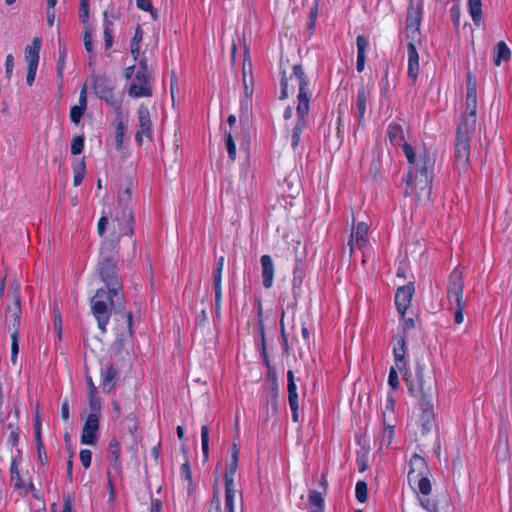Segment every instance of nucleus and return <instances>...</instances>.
Returning a JSON list of instances; mask_svg holds the SVG:
<instances>
[{
    "mask_svg": "<svg viewBox=\"0 0 512 512\" xmlns=\"http://www.w3.org/2000/svg\"><path fill=\"white\" fill-rule=\"evenodd\" d=\"M388 384L391 386L393 390L397 389L399 386L398 374L396 368L394 367H392L389 371Z\"/></svg>",
    "mask_w": 512,
    "mask_h": 512,
    "instance_id": "obj_52",
    "label": "nucleus"
},
{
    "mask_svg": "<svg viewBox=\"0 0 512 512\" xmlns=\"http://www.w3.org/2000/svg\"><path fill=\"white\" fill-rule=\"evenodd\" d=\"M262 266V279L265 288L272 287L274 278V264L269 255H263L260 259Z\"/></svg>",
    "mask_w": 512,
    "mask_h": 512,
    "instance_id": "obj_19",
    "label": "nucleus"
},
{
    "mask_svg": "<svg viewBox=\"0 0 512 512\" xmlns=\"http://www.w3.org/2000/svg\"><path fill=\"white\" fill-rule=\"evenodd\" d=\"M112 21L107 19V12L104 13V40H105V48L109 49L113 45V34H112Z\"/></svg>",
    "mask_w": 512,
    "mask_h": 512,
    "instance_id": "obj_31",
    "label": "nucleus"
},
{
    "mask_svg": "<svg viewBox=\"0 0 512 512\" xmlns=\"http://www.w3.org/2000/svg\"><path fill=\"white\" fill-rule=\"evenodd\" d=\"M511 57V51L504 41H500L495 46L494 65L500 66L502 61H508Z\"/></svg>",
    "mask_w": 512,
    "mask_h": 512,
    "instance_id": "obj_25",
    "label": "nucleus"
},
{
    "mask_svg": "<svg viewBox=\"0 0 512 512\" xmlns=\"http://www.w3.org/2000/svg\"><path fill=\"white\" fill-rule=\"evenodd\" d=\"M419 71V56L413 43L408 44V76L414 81Z\"/></svg>",
    "mask_w": 512,
    "mask_h": 512,
    "instance_id": "obj_23",
    "label": "nucleus"
},
{
    "mask_svg": "<svg viewBox=\"0 0 512 512\" xmlns=\"http://www.w3.org/2000/svg\"><path fill=\"white\" fill-rule=\"evenodd\" d=\"M464 291V275L457 266L449 275L447 283V297L450 303H462Z\"/></svg>",
    "mask_w": 512,
    "mask_h": 512,
    "instance_id": "obj_10",
    "label": "nucleus"
},
{
    "mask_svg": "<svg viewBox=\"0 0 512 512\" xmlns=\"http://www.w3.org/2000/svg\"><path fill=\"white\" fill-rule=\"evenodd\" d=\"M387 136L390 143L395 147H402L403 152L410 165L405 179L406 196L416 195L430 197L432 192V174L435 165L433 154L424 150L416 155L414 148L405 140L404 131L400 124L392 122L387 128Z\"/></svg>",
    "mask_w": 512,
    "mask_h": 512,
    "instance_id": "obj_1",
    "label": "nucleus"
},
{
    "mask_svg": "<svg viewBox=\"0 0 512 512\" xmlns=\"http://www.w3.org/2000/svg\"><path fill=\"white\" fill-rule=\"evenodd\" d=\"M102 376V389L105 393H110L115 386L118 378V371L113 365L107 367L106 370H101Z\"/></svg>",
    "mask_w": 512,
    "mask_h": 512,
    "instance_id": "obj_22",
    "label": "nucleus"
},
{
    "mask_svg": "<svg viewBox=\"0 0 512 512\" xmlns=\"http://www.w3.org/2000/svg\"><path fill=\"white\" fill-rule=\"evenodd\" d=\"M180 474H181V477L184 478L189 483L192 481V473H191V468H190L188 461H186L185 463L182 464V466L180 468Z\"/></svg>",
    "mask_w": 512,
    "mask_h": 512,
    "instance_id": "obj_56",
    "label": "nucleus"
},
{
    "mask_svg": "<svg viewBox=\"0 0 512 512\" xmlns=\"http://www.w3.org/2000/svg\"><path fill=\"white\" fill-rule=\"evenodd\" d=\"M89 396V415H95L96 418H100L101 416V399L98 394H92Z\"/></svg>",
    "mask_w": 512,
    "mask_h": 512,
    "instance_id": "obj_34",
    "label": "nucleus"
},
{
    "mask_svg": "<svg viewBox=\"0 0 512 512\" xmlns=\"http://www.w3.org/2000/svg\"><path fill=\"white\" fill-rule=\"evenodd\" d=\"M83 43H84L85 50L88 53L92 54L93 53L92 33L88 27L84 31Z\"/></svg>",
    "mask_w": 512,
    "mask_h": 512,
    "instance_id": "obj_48",
    "label": "nucleus"
},
{
    "mask_svg": "<svg viewBox=\"0 0 512 512\" xmlns=\"http://www.w3.org/2000/svg\"><path fill=\"white\" fill-rule=\"evenodd\" d=\"M13 424H8V428L9 429H12L10 435H9V438H8V442L12 445V446H17L18 445V441H19V433L13 429Z\"/></svg>",
    "mask_w": 512,
    "mask_h": 512,
    "instance_id": "obj_63",
    "label": "nucleus"
},
{
    "mask_svg": "<svg viewBox=\"0 0 512 512\" xmlns=\"http://www.w3.org/2000/svg\"><path fill=\"white\" fill-rule=\"evenodd\" d=\"M100 418L95 415H88L81 433V444L95 445L98 440Z\"/></svg>",
    "mask_w": 512,
    "mask_h": 512,
    "instance_id": "obj_11",
    "label": "nucleus"
},
{
    "mask_svg": "<svg viewBox=\"0 0 512 512\" xmlns=\"http://www.w3.org/2000/svg\"><path fill=\"white\" fill-rule=\"evenodd\" d=\"M91 310L96 318L98 327L102 333L106 332V325L109 322L110 312L112 310L121 313V317L127 325L128 333L131 336L132 331V313L125 312L124 298L122 292L112 295L109 290L98 289L91 298Z\"/></svg>",
    "mask_w": 512,
    "mask_h": 512,
    "instance_id": "obj_3",
    "label": "nucleus"
},
{
    "mask_svg": "<svg viewBox=\"0 0 512 512\" xmlns=\"http://www.w3.org/2000/svg\"><path fill=\"white\" fill-rule=\"evenodd\" d=\"M226 149L228 152V157L230 160L234 161L236 159V145L232 136L231 131L226 132Z\"/></svg>",
    "mask_w": 512,
    "mask_h": 512,
    "instance_id": "obj_38",
    "label": "nucleus"
},
{
    "mask_svg": "<svg viewBox=\"0 0 512 512\" xmlns=\"http://www.w3.org/2000/svg\"><path fill=\"white\" fill-rule=\"evenodd\" d=\"M80 461L85 469H88L91 465L92 453L88 449H82L79 454Z\"/></svg>",
    "mask_w": 512,
    "mask_h": 512,
    "instance_id": "obj_49",
    "label": "nucleus"
},
{
    "mask_svg": "<svg viewBox=\"0 0 512 512\" xmlns=\"http://www.w3.org/2000/svg\"><path fill=\"white\" fill-rule=\"evenodd\" d=\"M308 502L310 506L316 507L318 511L324 510V498L319 491L311 490L308 495Z\"/></svg>",
    "mask_w": 512,
    "mask_h": 512,
    "instance_id": "obj_30",
    "label": "nucleus"
},
{
    "mask_svg": "<svg viewBox=\"0 0 512 512\" xmlns=\"http://www.w3.org/2000/svg\"><path fill=\"white\" fill-rule=\"evenodd\" d=\"M124 133L125 126L122 121H119L115 129V145L117 149H121L123 145Z\"/></svg>",
    "mask_w": 512,
    "mask_h": 512,
    "instance_id": "obj_41",
    "label": "nucleus"
},
{
    "mask_svg": "<svg viewBox=\"0 0 512 512\" xmlns=\"http://www.w3.org/2000/svg\"><path fill=\"white\" fill-rule=\"evenodd\" d=\"M371 91L367 85L361 84L358 87L356 95V110L358 116V126H363V121L367 111V105L370 99Z\"/></svg>",
    "mask_w": 512,
    "mask_h": 512,
    "instance_id": "obj_13",
    "label": "nucleus"
},
{
    "mask_svg": "<svg viewBox=\"0 0 512 512\" xmlns=\"http://www.w3.org/2000/svg\"><path fill=\"white\" fill-rule=\"evenodd\" d=\"M223 266H224V257L221 256V257H219V259L216 263V267H215L214 273H213L214 289L221 288Z\"/></svg>",
    "mask_w": 512,
    "mask_h": 512,
    "instance_id": "obj_36",
    "label": "nucleus"
},
{
    "mask_svg": "<svg viewBox=\"0 0 512 512\" xmlns=\"http://www.w3.org/2000/svg\"><path fill=\"white\" fill-rule=\"evenodd\" d=\"M469 13L473 22L479 25L482 20V2L481 0H468Z\"/></svg>",
    "mask_w": 512,
    "mask_h": 512,
    "instance_id": "obj_27",
    "label": "nucleus"
},
{
    "mask_svg": "<svg viewBox=\"0 0 512 512\" xmlns=\"http://www.w3.org/2000/svg\"><path fill=\"white\" fill-rule=\"evenodd\" d=\"M132 189L127 186L118 194L117 207L112 216L113 238L119 244L122 236H132L134 233V215L132 210Z\"/></svg>",
    "mask_w": 512,
    "mask_h": 512,
    "instance_id": "obj_5",
    "label": "nucleus"
},
{
    "mask_svg": "<svg viewBox=\"0 0 512 512\" xmlns=\"http://www.w3.org/2000/svg\"><path fill=\"white\" fill-rule=\"evenodd\" d=\"M287 381H288V400L289 403L298 402V394L296 392V384L294 381L293 371L289 370L287 372Z\"/></svg>",
    "mask_w": 512,
    "mask_h": 512,
    "instance_id": "obj_33",
    "label": "nucleus"
},
{
    "mask_svg": "<svg viewBox=\"0 0 512 512\" xmlns=\"http://www.w3.org/2000/svg\"><path fill=\"white\" fill-rule=\"evenodd\" d=\"M477 112V95L466 93L465 111L457 126L454 144L455 165L459 172H466L469 167L470 140L475 132Z\"/></svg>",
    "mask_w": 512,
    "mask_h": 512,
    "instance_id": "obj_2",
    "label": "nucleus"
},
{
    "mask_svg": "<svg viewBox=\"0 0 512 512\" xmlns=\"http://www.w3.org/2000/svg\"><path fill=\"white\" fill-rule=\"evenodd\" d=\"M289 96V93H288V78L286 76V72L283 71L281 73V93H280V99L281 100H284L286 98H288Z\"/></svg>",
    "mask_w": 512,
    "mask_h": 512,
    "instance_id": "obj_51",
    "label": "nucleus"
},
{
    "mask_svg": "<svg viewBox=\"0 0 512 512\" xmlns=\"http://www.w3.org/2000/svg\"><path fill=\"white\" fill-rule=\"evenodd\" d=\"M201 448L204 460L207 461L209 458V427L207 425L201 427Z\"/></svg>",
    "mask_w": 512,
    "mask_h": 512,
    "instance_id": "obj_35",
    "label": "nucleus"
},
{
    "mask_svg": "<svg viewBox=\"0 0 512 512\" xmlns=\"http://www.w3.org/2000/svg\"><path fill=\"white\" fill-rule=\"evenodd\" d=\"M420 14L417 10L410 8L407 12L406 17V29L408 32L415 33L419 30L420 26Z\"/></svg>",
    "mask_w": 512,
    "mask_h": 512,
    "instance_id": "obj_26",
    "label": "nucleus"
},
{
    "mask_svg": "<svg viewBox=\"0 0 512 512\" xmlns=\"http://www.w3.org/2000/svg\"><path fill=\"white\" fill-rule=\"evenodd\" d=\"M393 434H394V427L393 426H387L384 428L382 439H381V445L389 446L392 443L393 440Z\"/></svg>",
    "mask_w": 512,
    "mask_h": 512,
    "instance_id": "obj_46",
    "label": "nucleus"
},
{
    "mask_svg": "<svg viewBox=\"0 0 512 512\" xmlns=\"http://www.w3.org/2000/svg\"><path fill=\"white\" fill-rule=\"evenodd\" d=\"M79 19L86 23L89 19V0H81L79 5Z\"/></svg>",
    "mask_w": 512,
    "mask_h": 512,
    "instance_id": "obj_43",
    "label": "nucleus"
},
{
    "mask_svg": "<svg viewBox=\"0 0 512 512\" xmlns=\"http://www.w3.org/2000/svg\"><path fill=\"white\" fill-rule=\"evenodd\" d=\"M290 80L295 79L298 83L299 93L297 96L298 105L296 108L297 113V122L292 130L291 135V146L293 149H296L300 143V135L303 130L306 128L308 123V113H309V102L310 98L308 96V79L305 75L303 67L301 65H294L293 72L289 77Z\"/></svg>",
    "mask_w": 512,
    "mask_h": 512,
    "instance_id": "obj_4",
    "label": "nucleus"
},
{
    "mask_svg": "<svg viewBox=\"0 0 512 512\" xmlns=\"http://www.w3.org/2000/svg\"><path fill=\"white\" fill-rule=\"evenodd\" d=\"M41 44V38L35 37L32 43L25 47L24 55L27 62V67H38Z\"/></svg>",
    "mask_w": 512,
    "mask_h": 512,
    "instance_id": "obj_16",
    "label": "nucleus"
},
{
    "mask_svg": "<svg viewBox=\"0 0 512 512\" xmlns=\"http://www.w3.org/2000/svg\"><path fill=\"white\" fill-rule=\"evenodd\" d=\"M120 452L121 447L118 441L111 440L109 443V461L110 465L117 472L120 471L121 463H120Z\"/></svg>",
    "mask_w": 512,
    "mask_h": 512,
    "instance_id": "obj_24",
    "label": "nucleus"
},
{
    "mask_svg": "<svg viewBox=\"0 0 512 512\" xmlns=\"http://www.w3.org/2000/svg\"><path fill=\"white\" fill-rule=\"evenodd\" d=\"M137 114L139 130L144 132V135L149 140H152V122L150 119V112L148 107L143 104L140 105Z\"/></svg>",
    "mask_w": 512,
    "mask_h": 512,
    "instance_id": "obj_18",
    "label": "nucleus"
},
{
    "mask_svg": "<svg viewBox=\"0 0 512 512\" xmlns=\"http://www.w3.org/2000/svg\"><path fill=\"white\" fill-rule=\"evenodd\" d=\"M14 69V57L12 54H8L5 60V73L8 79L11 78Z\"/></svg>",
    "mask_w": 512,
    "mask_h": 512,
    "instance_id": "obj_55",
    "label": "nucleus"
},
{
    "mask_svg": "<svg viewBox=\"0 0 512 512\" xmlns=\"http://www.w3.org/2000/svg\"><path fill=\"white\" fill-rule=\"evenodd\" d=\"M95 94L104 100L113 110L121 114L122 112V99L114 93L111 82L104 77H97L93 85Z\"/></svg>",
    "mask_w": 512,
    "mask_h": 512,
    "instance_id": "obj_8",
    "label": "nucleus"
},
{
    "mask_svg": "<svg viewBox=\"0 0 512 512\" xmlns=\"http://www.w3.org/2000/svg\"><path fill=\"white\" fill-rule=\"evenodd\" d=\"M20 283L16 280L12 281L9 290L8 298L12 300V305H7L6 313L10 321L8 329L11 333V361L16 363L19 352V326L21 320V296H20Z\"/></svg>",
    "mask_w": 512,
    "mask_h": 512,
    "instance_id": "obj_7",
    "label": "nucleus"
},
{
    "mask_svg": "<svg viewBox=\"0 0 512 512\" xmlns=\"http://www.w3.org/2000/svg\"><path fill=\"white\" fill-rule=\"evenodd\" d=\"M142 39H143V30L140 27V25H138L135 29V33H134V36L132 37L130 46L140 47Z\"/></svg>",
    "mask_w": 512,
    "mask_h": 512,
    "instance_id": "obj_53",
    "label": "nucleus"
},
{
    "mask_svg": "<svg viewBox=\"0 0 512 512\" xmlns=\"http://www.w3.org/2000/svg\"><path fill=\"white\" fill-rule=\"evenodd\" d=\"M117 251L116 241L104 240L101 245L100 261L98 263L99 275L112 295L122 292V283L117 275V259L115 257Z\"/></svg>",
    "mask_w": 512,
    "mask_h": 512,
    "instance_id": "obj_6",
    "label": "nucleus"
},
{
    "mask_svg": "<svg viewBox=\"0 0 512 512\" xmlns=\"http://www.w3.org/2000/svg\"><path fill=\"white\" fill-rule=\"evenodd\" d=\"M66 50L60 49L59 59L57 61V73L59 77H62L65 65Z\"/></svg>",
    "mask_w": 512,
    "mask_h": 512,
    "instance_id": "obj_57",
    "label": "nucleus"
},
{
    "mask_svg": "<svg viewBox=\"0 0 512 512\" xmlns=\"http://www.w3.org/2000/svg\"><path fill=\"white\" fill-rule=\"evenodd\" d=\"M393 354L395 358L396 367L402 370L406 367L405 354H406V335H398L394 337Z\"/></svg>",
    "mask_w": 512,
    "mask_h": 512,
    "instance_id": "obj_15",
    "label": "nucleus"
},
{
    "mask_svg": "<svg viewBox=\"0 0 512 512\" xmlns=\"http://www.w3.org/2000/svg\"><path fill=\"white\" fill-rule=\"evenodd\" d=\"M108 225V217L102 216L97 225V231L100 236H103L106 231V226Z\"/></svg>",
    "mask_w": 512,
    "mask_h": 512,
    "instance_id": "obj_64",
    "label": "nucleus"
},
{
    "mask_svg": "<svg viewBox=\"0 0 512 512\" xmlns=\"http://www.w3.org/2000/svg\"><path fill=\"white\" fill-rule=\"evenodd\" d=\"M235 485H225V509L227 512H234Z\"/></svg>",
    "mask_w": 512,
    "mask_h": 512,
    "instance_id": "obj_32",
    "label": "nucleus"
},
{
    "mask_svg": "<svg viewBox=\"0 0 512 512\" xmlns=\"http://www.w3.org/2000/svg\"><path fill=\"white\" fill-rule=\"evenodd\" d=\"M418 479V490L422 495H429L432 490V485L429 478L425 475L420 476Z\"/></svg>",
    "mask_w": 512,
    "mask_h": 512,
    "instance_id": "obj_39",
    "label": "nucleus"
},
{
    "mask_svg": "<svg viewBox=\"0 0 512 512\" xmlns=\"http://www.w3.org/2000/svg\"><path fill=\"white\" fill-rule=\"evenodd\" d=\"M86 108L75 105L70 109V119L74 124H78L84 115Z\"/></svg>",
    "mask_w": 512,
    "mask_h": 512,
    "instance_id": "obj_42",
    "label": "nucleus"
},
{
    "mask_svg": "<svg viewBox=\"0 0 512 512\" xmlns=\"http://www.w3.org/2000/svg\"><path fill=\"white\" fill-rule=\"evenodd\" d=\"M356 45H357L356 69L358 72H362L365 67L366 50L369 47V40L364 35H358L356 38Z\"/></svg>",
    "mask_w": 512,
    "mask_h": 512,
    "instance_id": "obj_21",
    "label": "nucleus"
},
{
    "mask_svg": "<svg viewBox=\"0 0 512 512\" xmlns=\"http://www.w3.org/2000/svg\"><path fill=\"white\" fill-rule=\"evenodd\" d=\"M37 454H38V459H39L40 463L42 465H45L48 461V457H47L42 440H39V445H37Z\"/></svg>",
    "mask_w": 512,
    "mask_h": 512,
    "instance_id": "obj_60",
    "label": "nucleus"
},
{
    "mask_svg": "<svg viewBox=\"0 0 512 512\" xmlns=\"http://www.w3.org/2000/svg\"><path fill=\"white\" fill-rule=\"evenodd\" d=\"M299 272L297 270L294 271V277L292 280V290L295 296L298 295V291L300 290L302 284L301 275H298Z\"/></svg>",
    "mask_w": 512,
    "mask_h": 512,
    "instance_id": "obj_61",
    "label": "nucleus"
},
{
    "mask_svg": "<svg viewBox=\"0 0 512 512\" xmlns=\"http://www.w3.org/2000/svg\"><path fill=\"white\" fill-rule=\"evenodd\" d=\"M319 2H320V0H314L313 1V5H312V7H311V9L309 11V20L307 22V28L309 30H312L315 27L316 20H317V17H318Z\"/></svg>",
    "mask_w": 512,
    "mask_h": 512,
    "instance_id": "obj_40",
    "label": "nucleus"
},
{
    "mask_svg": "<svg viewBox=\"0 0 512 512\" xmlns=\"http://www.w3.org/2000/svg\"><path fill=\"white\" fill-rule=\"evenodd\" d=\"M414 292L415 288L412 282H409L397 289L395 294V305L401 316L405 315L406 310L410 306Z\"/></svg>",
    "mask_w": 512,
    "mask_h": 512,
    "instance_id": "obj_12",
    "label": "nucleus"
},
{
    "mask_svg": "<svg viewBox=\"0 0 512 512\" xmlns=\"http://www.w3.org/2000/svg\"><path fill=\"white\" fill-rule=\"evenodd\" d=\"M417 380L419 383V388L421 391V420L423 422V429L425 431H429L431 427V423L434 417L433 413V403L431 400V395L428 393V391L425 389V382L423 380V375L421 371H417Z\"/></svg>",
    "mask_w": 512,
    "mask_h": 512,
    "instance_id": "obj_9",
    "label": "nucleus"
},
{
    "mask_svg": "<svg viewBox=\"0 0 512 512\" xmlns=\"http://www.w3.org/2000/svg\"><path fill=\"white\" fill-rule=\"evenodd\" d=\"M238 461L230 459V462L227 464L224 475L225 485H235L234 477L238 468Z\"/></svg>",
    "mask_w": 512,
    "mask_h": 512,
    "instance_id": "obj_28",
    "label": "nucleus"
},
{
    "mask_svg": "<svg viewBox=\"0 0 512 512\" xmlns=\"http://www.w3.org/2000/svg\"><path fill=\"white\" fill-rule=\"evenodd\" d=\"M428 469L426 460L418 455L414 454L410 459V470L408 472V480L411 483L416 478L425 475V471Z\"/></svg>",
    "mask_w": 512,
    "mask_h": 512,
    "instance_id": "obj_17",
    "label": "nucleus"
},
{
    "mask_svg": "<svg viewBox=\"0 0 512 512\" xmlns=\"http://www.w3.org/2000/svg\"><path fill=\"white\" fill-rule=\"evenodd\" d=\"M10 475H11V482L13 483V486L15 489H21L24 487V482L19 473L18 464H17L16 459L12 460L11 467H10Z\"/></svg>",
    "mask_w": 512,
    "mask_h": 512,
    "instance_id": "obj_29",
    "label": "nucleus"
},
{
    "mask_svg": "<svg viewBox=\"0 0 512 512\" xmlns=\"http://www.w3.org/2000/svg\"><path fill=\"white\" fill-rule=\"evenodd\" d=\"M450 16L455 26L460 24V7L458 4H454L450 8Z\"/></svg>",
    "mask_w": 512,
    "mask_h": 512,
    "instance_id": "obj_58",
    "label": "nucleus"
},
{
    "mask_svg": "<svg viewBox=\"0 0 512 512\" xmlns=\"http://www.w3.org/2000/svg\"><path fill=\"white\" fill-rule=\"evenodd\" d=\"M84 149V137L76 136L71 143V153L73 155L80 154Z\"/></svg>",
    "mask_w": 512,
    "mask_h": 512,
    "instance_id": "obj_44",
    "label": "nucleus"
},
{
    "mask_svg": "<svg viewBox=\"0 0 512 512\" xmlns=\"http://www.w3.org/2000/svg\"><path fill=\"white\" fill-rule=\"evenodd\" d=\"M129 95L133 98L150 97L152 95V89L149 78L142 77L136 79L135 77L130 84Z\"/></svg>",
    "mask_w": 512,
    "mask_h": 512,
    "instance_id": "obj_14",
    "label": "nucleus"
},
{
    "mask_svg": "<svg viewBox=\"0 0 512 512\" xmlns=\"http://www.w3.org/2000/svg\"><path fill=\"white\" fill-rule=\"evenodd\" d=\"M464 307H465V302L455 303L454 321L456 324H461L464 320V315H463Z\"/></svg>",
    "mask_w": 512,
    "mask_h": 512,
    "instance_id": "obj_50",
    "label": "nucleus"
},
{
    "mask_svg": "<svg viewBox=\"0 0 512 512\" xmlns=\"http://www.w3.org/2000/svg\"><path fill=\"white\" fill-rule=\"evenodd\" d=\"M215 291V313L219 319L221 316V300H222V288L214 289Z\"/></svg>",
    "mask_w": 512,
    "mask_h": 512,
    "instance_id": "obj_54",
    "label": "nucleus"
},
{
    "mask_svg": "<svg viewBox=\"0 0 512 512\" xmlns=\"http://www.w3.org/2000/svg\"><path fill=\"white\" fill-rule=\"evenodd\" d=\"M368 225L365 222L357 224L356 231L351 233L348 245L350 246L351 253L354 250V238L355 244L360 249L366 243V235L368 233Z\"/></svg>",
    "mask_w": 512,
    "mask_h": 512,
    "instance_id": "obj_20",
    "label": "nucleus"
},
{
    "mask_svg": "<svg viewBox=\"0 0 512 512\" xmlns=\"http://www.w3.org/2000/svg\"><path fill=\"white\" fill-rule=\"evenodd\" d=\"M420 505L428 512H435L437 510V505L428 498H420Z\"/></svg>",
    "mask_w": 512,
    "mask_h": 512,
    "instance_id": "obj_59",
    "label": "nucleus"
},
{
    "mask_svg": "<svg viewBox=\"0 0 512 512\" xmlns=\"http://www.w3.org/2000/svg\"><path fill=\"white\" fill-rule=\"evenodd\" d=\"M355 495H356V499L359 502L365 503L367 501L368 487H367V483L365 481H358L356 483Z\"/></svg>",
    "mask_w": 512,
    "mask_h": 512,
    "instance_id": "obj_37",
    "label": "nucleus"
},
{
    "mask_svg": "<svg viewBox=\"0 0 512 512\" xmlns=\"http://www.w3.org/2000/svg\"><path fill=\"white\" fill-rule=\"evenodd\" d=\"M73 172L74 173H80L85 174L86 173V166L84 158H81L79 160H75L72 164Z\"/></svg>",
    "mask_w": 512,
    "mask_h": 512,
    "instance_id": "obj_62",
    "label": "nucleus"
},
{
    "mask_svg": "<svg viewBox=\"0 0 512 512\" xmlns=\"http://www.w3.org/2000/svg\"><path fill=\"white\" fill-rule=\"evenodd\" d=\"M467 93L477 95V82L476 78L469 72L466 77Z\"/></svg>",
    "mask_w": 512,
    "mask_h": 512,
    "instance_id": "obj_47",
    "label": "nucleus"
},
{
    "mask_svg": "<svg viewBox=\"0 0 512 512\" xmlns=\"http://www.w3.org/2000/svg\"><path fill=\"white\" fill-rule=\"evenodd\" d=\"M135 76H136V79H140L142 77L149 78L147 59L145 57H142L139 60L138 70H137Z\"/></svg>",
    "mask_w": 512,
    "mask_h": 512,
    "instance_id": "obj_45",
    "label": "nucleus"
}]
</instances>
